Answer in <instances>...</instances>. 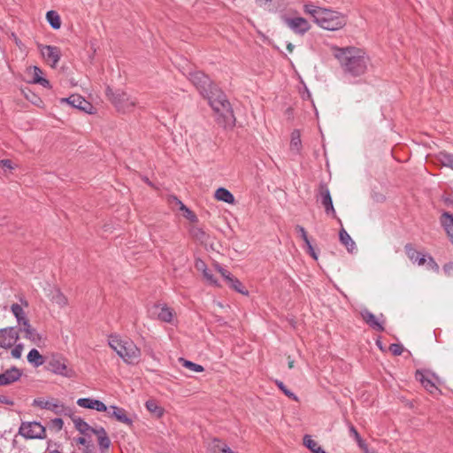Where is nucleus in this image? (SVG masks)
I'll list each match as a JSON object with an SVG mask.
<instances>
[{
    "label": "nucleus",
    "instance_id": "f257e3e1",
    "mask_svg": "<svg viewBox=\"0 0 453 453\" xmlns=\"http://www.w3.org/2000/svg\"><path fill=\"white\" fill-rule=\"evenodd\" d=\"M334 57L339 61L344 74L359 77L367 70L368 58L365 51L357 47L333 48Z\"/></svg>",
    "mask_w": 453,
    "mask_h": 453
},
{
    "label": "nucleus",
    "instance_id": "f03ea898",
    "mask_svg": "<svg viewBox=\"0 0 453 453\" xmlns=\"http://www.w3.org/2000/svg\"><path fill=\"white\" fill-rule=\"evenodd\" d=\"M216 113L217 123L224 128L233 127L235 125V117L229 101L224 92L218 88L204 96Z\"/></svg>",
    "mask_w": 453,
    "mask_h": 453
},
{
    "label": "nucleus",
    "instance_id": "7ed1b4c3",
    "mask_svg": "<svg viewBox=\"0 0 453 453\" xmlns=\"http://www.w3.org/2000/svg\"><path fill=\"white\" fill-rule=\"evenodd\" d=\"M108 343L127 365H134L139 363L142 351L132 340H122L119 336L111 334Z\"/></svg>",
    "mask_w": 453,
    "mask_h": 453
},
{
    "label": "nucleus",
    "instance_id": "20e7f679",
    "mask_svg": "<svg viewBox=\"0 0 453 453\" xmlns=\"http://www.w3.org/2000/svg\"><path fill=\"white\" fill-rule=\"evenodd\" d=\"M107 99L113 104L119 112L127 113L134 111L137 99L129 96L121 89L113 90L110 86L105 88Z\"/></svg>",
    "mask_w": 453,
    "mask_h": 453
},
{
    "label": "nucleus",
    "instance_id": "39448f33",
    "mask_svg": "<svg viewBox=\"0 0 453 453\" xmlns=\"http://www.w3.org/2000/svg\"><path fill=\"white\" fill-rule=\"evenodd\" d=\"M316 24L323 29L335 31L346 25V19L338 12L323 8L320 14L317 16Z\"/></svg>",
    "mask_w": 453,
    "mask_h": 453
},
{
    "label": "nucleus",
    "instance_id": "423d86ee",
    "mask_svg": "<svg viewBox=\"0 0 453 453\" xmlns=\"http://www.w3.org/2000/svg\"><path fill=\"white\" fill-rule=\"evenodd\" d=\"M45 364V370L54 374L65 378H73L75 375V372L67 367V359L59 353H52L46 357Z\"/></svg>",
    "mask_w": 453,
    "mask_h": 453
},
{
    "label": "nucleus",
    "instance_id": "0eeeda50",
    "mask_svg": "<svg viewBox=\"0 0 453 453\" xmlns=\"http://www.w3.org/2000/svg\"><path fill=\"white\" fill-rule=\"evenodd\" d=\"M188 79L203 97L211 94L217 88L210 77L202 71L190 72Z\"/></svg>",
    "mask_w": 453,
    "mask_h": 453
},
{
    "label": "nucleus",
    "instance_id": "6e6552de",
    "mask_svg": "<svg viewBox=\"0 0 453 453\" xmlns=\"http://www.w3.org/2000/svg\"><path fill=\"white\" fill-rule=\"evenodd\" d=\"M19 434L26 439H44L46 428L40 422H22L19 428Z\"/></svg>",
    "mask_w": 453,
    "mask_h": 453
},
{
    "label": "nucleus",
    "instance_id": "1a4fd4ad",
    "mask_svg": "<svg viewBox=\"0 0 453 453\" xmlns=\"http://www.w3.org/2000/svg\"><path fill=\"white\" fill-rule=\"evenodd\" d=\"M32 405L40 409L51 411L57 415H67L68 412H72L70 408H66L64 403L53 397L49 399H45L43 397L35 398L34 399Z\"/></svg>",
    "mask_w": 453,
    "mask_h": 453
},
{
    "label": "nucleus",
    "instance_id": "9d476101",
    "mask_svg": "<svg viewBox=\"0 0 453 453\" xmlns=\"http://www.w3.org/2000/svg\"><path fill=\"white\" fill-rule=\"evenodd\" d=\"M320 198L321 204L325 208V212L327 215L336 218V211L334 210L332 196L327 185L324 182L319 183L318 198Z\"/></svg>",
    "mask_w": 453,
    "mask_h": 453
},
{
    "label": "nucleus",
    "instance_id": "9b49d317",
    "mask_svg": "<svg viewBox=\"0 0 453 453\" xmlns=\"http://www.w3.org/2000/svg\"><path fill=\"white\" fill-rule=\"evenodd\" d=\"M60 102L62 104H68L72 107L78 109L81 111H84L86 113H93V105L80 95H71L69 97L61 98Z\"/></svg>",
    "mask_w": 453,
    "mask_h": 453
},
{
    "label": "nucleus",
    "instance_id": "f8f14e48",
    "mask_svg": "<svg viewBox=\"0 0 453 453\" xmlns=\"http://www.w3.org/2000/svg\"><path fill=\"white\" fill-rule=\"evenodd\" d=\"M19 339V332L16 327L0 329V348L8 349L13 346Z\"/></svg>",
    "mask_w": 453,
    "mask_h": 453
},
{
    "label": "nucleus",
    "instance_id": "ddd939ff",
    "mask_svg": "<svg viewBox=\"0 0 453 453\" xmlns=\"http://www.w3.org/2000/svg\"><path fill=\"white\" fill-rule=\"evenodd\" d=\"M285 22L296 34L304 35L311 29L308 20L302 17L285 18Z\"/></svg>",
    "mask_w": 453,
    "mask_h": 453
},
{
    "label": "nucleus",
    "instance_id": "4468645a",
    "mask_svg": "<svg viewBox=\"0 0 453 453\" xmlns=\"http://www.w3.org/2000/svg\"><path fill=\"white\" fill-rule=\"evenodd\" d=\"M40 51L42 57L49 62H51V65L55 66L61 58V50L57 46L51 45H39Z\"/></svg>",
    "mask_w": 453,
    "mask_h": 453
},
{
    "label": "nucleus",
    "instance_id": "2eb2a0df",
    "mask_svg": "<svg viewBox=\"0 0 453 453\" xmlns=\"http://www.w3.org/2000/svg\"><path fill=\"white\" fill-rule=\"evenodd\" d=\"M427 374L436 378L434 373H429L427 371L417 370L415 372V379L419 381L429 393L433 394L434 391H438L439 388Z\"/></svg>",
    "mask_w": 453,
    "mask_h": 453
},
{
    "label": "nucleus",
    "instance_id": "dca6fc26",
    "mask_svg": "<svg viewBox=\"0 0 453 453\" xmlns=\"http://www.w3.org/2000/svg\"><path fill=\"white\" fill-rule=\"evenodd\" d=\"M22 376V370L12 366L0 374V386H8L18 381Z\"/></svg>",
    "mask_w": 453,
    "mask_h": 453
},
{
    "label": "nucleus",
    "instance_id": "f3484780",
    "mask_svg": "<svg viewBox=\"0 0 453 453\" xmlns=\"http://www.w3.org/2000/svg\"><path fill=\"white\" fill-rule=\"evenodd\" d=\"M27 73L30 76V80L27 81L28 83L40 84L43 88H47L51 87L50 81L42 76V71L38 66H30L27 69Z\"/></svg>",
    "mask_w": 453,
    "mask_h": 453
},
{
    "label": "nucleus",
    "instance_id": "a211bd4d",
    "mask_svg": "<svg viewBox=\"0 0 453 453\" xmlns=\"http://www.w3.org/2000/svg\"><path fill=\"white\" fill-rule=\"evenodd\" d=\"M77 404L84 409L96 410L97 411L104 412L108 411L107 406L100 400L93 398H79Z\"/></svg>",
    "mask_w": 453,
    "mask_h": 453
},
{
    "label": "nucleus",
    "instance_id": "6ab92c4d",
    "mask_svg": "<svg viewBox=\"0 0 453 453\" xmlns=\"http://www.w3.org/2000/svg\"><path fill=\"white\" fill-rule=\"evenodd\" d=\"M72 421L73 422L74 427L77 431H79L84 436H89L90 433L93 434L96 427H92L89 426L82 418L76 416L72 412H68L67 414Z\"/></svg>",
    "mask_w": 453,
    "mask_h": 453
},
{
    "label": "nucleus",
    "instance_id": "aec40b11",
    "mask_svg": "<svg viewBox=\"0 0 453 453\" xmlns=\"http://www.w3.org/2000/svg\"><path fill=\"white\" fill-rule=\"evenodd\" d=\"M360 316L362 319L373 330L378 332H384L385 327L378 320L373 313H372L369 310L364 309L360 311Z\"/></svg>",
    "mask_w": 453,
    "mask_h": 453
},
{
    "label": "nucleus",
    "instance_id": "412c9836",
    "mask_svg": "<svg viewBox=\"0 0 453 453\" xmlns=\"http://www.w3.org/2000/svg\"><path fill=\"white\" fill-rule=\"evenodd\" d=\"M110 409L112 411H106L110 417L114 418L119 422L126 424L128 426H133V419L127 415V411L125 409L115 405H111Z\"/></svg>",
    "mask_w": 453,
    "mask_h": 453
},
{
    "label": "nucleus",
    "instance_id": "4be33fe9",
    "mask_svg": "<svg viewBox=\"0 0 453 453\" xmlns=\"http://www.w3.org/2000/svg\"><path fill=\"white\" fill-rule=\"evenodd\" d=\"M93 434L97 436L98 446L102 453L107 451L111 446V440L103 426L96 427Z\"/></svg>",
    "mask_w": 453,
    "mask_h": 453
},
{
    "label": "nucleus",
    "instance_id": "5701e85b",
    "mask_svg": "<svg viewBox=\"0 0 453 453\" xmlns=\"http://www.w3.org/2000/svg\"><path fill=\"white\" fill-rule=\"evenodd\" d=\"M157 312V318L160 321L171 323L173 318V311L166 304H155L153 307Z\"/></svg>",
    "mask_w": 453,
    "mask_h": 453
},
{
    "label": "nucleus",
    "instance_id": "b1692460",
    "mask_svg": "<svg viewBox=\"0 0 453 453\" xmlns=\"http://www.w3.org/2000/svg\"><path fill=\"white\" fill-rule=\"evenodd\" d=\"M404 250L409 259L412 262H417L418 265H422L426 263V257L416 250L413 244L406 243L404 246Z\"/></svg>",
    "mask_w": 453,
    "mask_h": 453
},
{
    "label": "nucleus",
    "instance_id": "393cba45",
    "mask_svg": "<svg viewBox=\"0 0 453 453\" xmlns=\"http://www.w3.org/2000/svg\"><path fill=\"white\" fill-rule=\"evenodd\" d=\"M188 233L192 239L201 244H205L208 242L209 234L203 230V228L198 226H190L188 228Z\"/></svg>",
    "mask_w": 453,
    "mask_h": 453
},
{
    "label": "nucleus",
    "instance_id": "a878e982",
    "mask_svg": "<svg viewBox=\"0 0 453 453\" xmlns=\"http://www.w3.org/2000/svg\"><path fill=\"white\" fill-rule=\"evenodd\" d=\"M440 222L453 243V214L444 211L440 218Z\"/></svg>",
    "mask_w": 453,
    "mask_h": 453
},
{
    "label": "nucleus",
    "instance_id": "bb28decb",
    "mask_svg": "<svg viewBox=\"0 0 453 453\" xmlns=\"http://www.w3.org/2000/svg\"><path fill=\"white\" fill-rule=\"evenodd\" d=\"M339 239L341 243L346 247L349 253H353L354 250L357 249L355 242L343 227H342L339 232Z\"/></svg>",
    "mask_w": 453,
    "mask_h": 453
},
{
    "label": "nucleus",
    "instance_id": "cd10ccee",
    "mask_svg": "<svg viewBox=\"0 0 453 453\" xmlns=\"http://www.w3.org/2000/svg\"><path fill=\"white\" fill-rule=\"evenodd\" d=\"M214 197L218 201H222L229 204L234 203L235 201L234 195L228 189L222 187L216 189Z\"/></svg>",
    "mask_w": 453,
    "mask_h": 453
},
{
    "label": "nucleus",
    "instance_id": "c85d7f7f",
    "mask_svg": "<svg viewBox=\"0 0 453 453\" xmlns=\"http://www.w3.org/2000/svg\"><path fill=\"white\" fill-rule=\"evenodd\" d=\"M28 363L35 367H39L46 363V357H43L36 349H32L27 356Z\"/></svg>",
    "mask_w": 453,
    "mask_h": 453
},
{
    "label": "nucleus",
    "instance_id": "c756f323",
    "mask_svg": "<svg viewBox=\"0 0 453 453\" xmlns=\"http://www.w3.org/2000/svg\"><path fill=\"white\" fill-rule=\"evenodd\" d=\"M290 150L296 154L300 153L302 149V141H301V134L298 129L293 130L291 133V141H290Z\"/></svg>",
    "mask_w": 453,
    "mask_h": 453
},
{
    "label": "nucleus",
    "instance_id": "7c9ffc66",
    "mask_svg": "<svg viewBox=\"0 0 453 453\" xmlns=\"http://www.w3.org/2000/svg\"><path fill=\"white\" fill-rule=\"evenodd\" d=\"M436 159L443 166L453 169V153H449L446 150L439 151L436 154Z\"/></svg>",
    "mask_w": 453,
    "mask_h": 453
},
{
    "label": "nucleus",
    "instance_id": "2f4dec72",
    "mask_svg": "<svg viewBox=\"0 0 453 453\" xmlns=\"http://www.w3.org/2000/svg\"><path fill=\"white\" fill-rule=\"evenodd\" d=\"M46 19L53 29L58 30L60 28L61 19L59 14L56 11L50 10L47 12Z\"/></svg>",
    "mask_w": 453,
    "mask_h": 453
},
{
    "label": "nucleus",
    "instance_id": "473e14b6",
    "mask_svg": "<svg viewBox=\"0 0 453 453\" xmlns=\"http://www.w3.org/2000/svg\"><path fill=\"white\" fill-rule=\"evenodd\" d=\"M226 284L232 288L234 289V291L242 294V295H244V296H248L249 295V291L245 288V287L243 286V284L236 278L233 275V277H231L229 279V280L226 281Z\"/></svg>",
    "mask_w": 453,
    "mask_h": 453
},
{
    "label": "nucleus",
    "instance_id": "72a5a7b5",
    "mask_svg": "<svg viewBox=\"0 0 453 453\" xmlns=\"http://www.w3.org/2000/svg\"><path fill=\"white\" fill-rule=\"evenodd\" d=\"M303 444L307 447L312 453H323L325 450L315 441L311 436L305 434L303 436Z\"/></svg>",
    "mask_w": 453,
    "mask_h": 453
},
{
    "label": "nucleus",
    "instance_id": "f704fd0d",
    "mask_svg": "<svg viewBox=\"0 0 453 453\" xmlns=\"http://www.w3.org/2000/svg\"><path fill=\"white\" fill-rule=\"evenodd\" d=\"M147 410L154 414L157 418H161L164 415L165 410L157 404L155 400H148L145 403Z\"/></svg>",
    "mask_w": 453,
    "mask_h": 453
},
{
    "label": "nucleus",
    "instance_id": "c9c22d12",
    "mask_svg": "<svg viewBox=\"0 0 453 453\" xmlns=\"http://www.w3.org/2000/svg\"><path fill=\"white\" fill-rule=\"evenodd\" d=\"M51 301L61 308L68 304L67 297L63 294V292L59 288L55 289L51 297Z\"/></svg>",
    "mask_w": 453,
    "mask_h": 453
},
{
    "label": "nucleus",
    "instance_id": "e433bc0d",
    "mask_svg": "<svg viewBox=\"0 0 453 453\" xmlns=\"http://www.w3.org/2000/svg\"><path fill=\"white\" fill-rule=\"evenodd\" d=\"M349 433L354 436L359 448L364 451V453H369V449L366 442L362 439L356 427L352 425L349 426Z\"/></svg>",
    "mask_w": 453,
    "mask_h": 453
},
{
    "label": "nucleus",
    "instance_id": "4c0bfd02",
    "mask_svg": "<svg viewBox=\"0 0 453 453\" xmlns=\"http://www.w3.org/2000/svg\"><path fill=\"white\" fill-rule=\"evenodd\" d=\"M21 91L26 99L31 102L34 105L40 106L41 104H42V100L29 88H26Z\"/></svg>",
    "mask_w": 453,
    "mask_h": 453
},
{
    "label": "nucleus",
    "instance_id": "58836bf2",
    "mask_svg": "<svg viewBox=\"0 0 453 453\" xmlns=\"http://www.w3.org/2000/svg\"><path fill=\"white\" fill-rule=\"evenodd\" d=\"M179 362L180 364H182V365L184 367H186V368H188V369H189V370H191L193 372H202L204 371L203 366H202L201 365L196 364V363H194L192 361H189V360H187V359H185L183 357H180L179 359Z\"/></svg>",
    "mask_w": 453,
    "mask_h": 453
},
{
    "label": "nucleus",
    "instance_id": "ea45409f",
    "mask_svg": "<svg viewBox=\"0 0 453 453\" xmlns=\"http://www.w3.org/2000/svg\"><path fill=\"white\" fill-rule=\"evenodd\" d=\"M275 384L278 388L289 399L298 401V397L292 391H290L281 380H276Z\"/></svg>",
    "mask_w": 453,
    "mask_h": 453
},
{
    "label": "nucleus",
    "instance_id": "a19ab883",
    "mask_svg": "<svg viewBox=\"0 0 453 453\" xmlns=\"http://www.w3.org/2000/svg\"><path fill=\"white\" fill-rule=\"evenodd\" d=\"M74 442L77 445L85 446V448L82 450L83 453H91L94 449V445L90 441H87V439L83 436L74 438Z\"/></svg>",
    "mask_w": 453,
    "mask_h": 453
},
{
    "label": "nucleus",
    "instance_id": "79ce46f5",
    "mask_svg": "<svg viewBox=\"0 0 453 453\" xmlns=\"http://www.w3.org/2000/svg\"><path fill=\"white\" fill-rule=\"evenodd\" d=\"M322 10H323V8L319 7V6H315L313 4H306L304 6L305 13L310 14L313 18V20H314L315 23L317 21V16L320 14Z\"/></svg>",
    "mask_w": 453,
    "mask_h": 453
},
{
    "label": "nucleus",
    "instance_id": "37998d69",
    "mask_svg": "<svg viewBox=\"0 0 453 453\" xmlns=\"http://www.w3.org/2000/svg\"><path fill=\"white\" fill-rule=\"evenodd\" d=\"M225 445L221 440L218 438H213L209 444V449L211 453H221V449Z\"/></svg>",
    "mask_w": 453,
    "mask_h": 453
},
{
    "label": "nucleus",
    "instance_id": "c03bdc74",
    "mask_svg": "<svg viewBox=\"0 0 453 453\" xmlns=\"http://www.w3.org/2000/svg\"><path fill=\"white\" fill-rule=\"evenodd\" d=\"M11 311L15 316L18 322H20V319H22V315L25 314L22 307L19 303H12L11 306Z\"/></svg>",
    "mask_w": 453,
    "mask_h": 453
},
{
    "label": "nucleus",
    "instance_id": "a18cd8bd",
    "mask_svg": "<svg viewBox=\"0 0 453 453\" xmlns=\"http://www.w3.org/2000/svg\"><path fill=\"white\" fill-rule=\"evenodd\" d=\"M26 334V338L29 339L30 341L36 342L42 340L41 334L35 329H27Z\"/></svg>",
    "mask_w": 453,
    "mask_h": 453
},
{
    "label": "nucleus",
    "instance_id": "49530a36",
    "mask_svg": "<svg viewBox=\"0 0 453 453\" xmlns=\"http://www.w3.org/2000/svg\"><path fill=\"white\" fill-rule=\"evenodd\" d=\"M64 421L61 418H55L50 420V428L55 429L56 431H60L63 428Z\"/></svg>",
    "mask_w": 453,
    "mask_h": 453
},
{
    "label": "nucleus",
    "instance_id": "de8ad7c7",
    "mask_svg": "<svg viewBox=\"0 0 453 453\" xmlns=\"http://www.w3.org/2000/svg\"><path fill=\"white\" fill-rule=\"evenodd\" d=\"M295 230L298 234V235L301 237V239L304 242V243H308V242H310L307 232L303 226L296 225L295 226Z\"/></svg>",
    "mask_w": 453,
    "mask_h": 453
},
{
    "label": "nucleus",
    "instance_id": "09e8293b",
    "mask_svg": "<svg viewBox=\"0 0 453 453\" xmlns=\"http://www.w3.org/2000/svg\"><path fill=\"white\" fill-rule=\"evenodd\" d=\"M389 350L394 356H400L403 352L404 348L400 343H392L389 346Z\"/></svg>",
    "mask_w": 453,
    "mask_h": 453
},
{
    "label": "nucleus",
    "instance_id": "8fccbe9b",
    "mask_svg": "<svg viewBox=\"0 0 453 453\" xmlns=\"http://www.w3.org/2000/svg\"><path fill=\"white\" fill-rule=\"evenodd\" d=\"M203 274V277L211 285L219 286L218 280H216V278L214 277L211 271H209L208 269H204Z\"/></svg>",
    "mask_w": 453,
    "mask_h": 453
},
{
    "label": "nucleus",
    "instance_id": "3c124183",
    "mask_svg": "<svg viewBox=\"0 0 453 453\" xmlns=\"http://www.w3.org/2000/svg\"><path fill=\"white\" fill-rule=\"evenodd\" d=\"M183 217L186 218L187 219H188L192 223H196L198 221L197 216L190 209L187 210V211L185 213H183Z\"/></svg>",
    "mask_w": 453,
    "mask_h": 453
},
{
    "label": "nucleus",
    "instance_id": "603ef678",
    "mask_svg": "<svg viewBox=\"0 0 453 453\" xmlns=\"http://www.w3.org/2000/svg\"><path fill=\"white\" fill-rule=\"evenodd\" d=\"M22 350H23V345L21 343L17 344L12 350V356L14 358H19L21 357Z\"/></svg>",
    "mask_w": 453,
    "mask_h": 453
},
{
    "label": "nucleus",
    "instance_id": "864d4df0",
    "mask_svg": "<svg viewBox=\"0 0 453 453\" xmlns=\"http://www.w3.org/2000/svg\"><path fill=\"white\" fill-rule=\"evenodd\" d=\"M218 271L220 273L221 276L224 278L226 282L229 280L231 277H233V274L227 271L226 269L221 267L220 265H217Z\"/></svg>",
    "mask_w": 453,
    "mask_h": 453
},
{
    "label": "nucleus",
    "instance_id": "5fc2aeb1",
    "mask_svg": "<svg viewBox=\"0 0 453 453\" xmlns=\"http://www.w3.org/2000/svg\"><path fill=\"white\" fill-rule=\"evenodd\" d=\"M443 272L448 277H453V262H449L443 265Z\"/></svg>",
    "mask_w": 453,
    "mask_h": 453
},
{
    "label": "nucleus",
    "instance_id": "6e6d98bb",
    "mask_svg": "<svg viewBox=\"0 0 453 453\" xmlns=\"http://www.w3.org/2000/svg\"><path fill=\"white\" fill-rule=\"evenodd\" d=\"M305 246H306L307 252L311 255V257L312 258H314L315 260H317L318 255H317L316 251L314 250V248H313L312 244L311 243V242H308V243H305Z\"/></svg>",
    "mask_w": 453,
    "mask_h": 453
},
{
    "label": "nucleus",
    "instance_id": "4d7b16f0",
    "mask_svg": "<svg viewBox=\"0 0 453 453\" xmlns=\"http://www.w3.org/2000/svg\"><path fill=\"white\" fill-rule=\"evenodd\" d=\"M441 200L447 207H453V196H442Z\"/></svg>",
    "mask_w": 453,
    "mask_h": 453
},
{
    "label": "nucleus",
    "instance_id": "13d9d810",
    "mask_svg": "<svg viewBox=\"0 0 453 453\" xmlns=\"http://www.w3.org/2000/svg\"><path fill=\"white\" fill-rule=\"evenodd\" d=\"M0 403L12 406L14 404V402L10 397H8L6 395H0Z\"/></svg>",
    "mask_w": 453,
    "mask_h": 453
},
{
    "label": "nucleus",
    "instance_id": "bf43d9fd",
    "mask_svg": "<svg viewBox=\"0 0 453 453\" xmlns=\"http://www.w3.org/2000/svg\"><path fill=\"white\" fill-rule=\"evenodd\" d=\"M173 200L175 201L176 204L179 205L180 211H182L184 213L187 211V210H189L180 200H179L176 196H173Z\"/></svg>",
    "mask_w": 453,
    "mask_h": 453
},
{
    "label": "nucleus",
    "instance_id": "052dcab7",
    "mask_svg": "<svg viewBox=\"0 0 453 453\" xmlns=\"http://www.w3.org/2000/svg\"><path fill=\"white\" fill-rule=\"evenodd\" d=\"M0 165L6 169H12V163L10 159H3L0 161Z\"/></svg>",
    "mask_w": 453,
    "mask_h": 453
},
{
    "label": "nucleus",
    "instance_id": "680f3d73",
    "mask_svg": "<svg viewBox=\"0 0 453 453\" xmlns=\"http://www.w3.org/2000/svg\"><path fill=\"white\" fill-rule=\"evenodd\" d=\"M196 267L198 270H203V271L204 269H207V268H206V265H205V263H204L203 260H201V259H199V260H197V261L196 262Z\"/></svg>",
    "mask_w": 453,
    "mask_h": 453
},
{
    "label": "nucleus",
    "instance_id": "e2e57ef3",
    "mask_svg": "<svg viewBox=\"0 0 453 453\" xmlns=\"http://www.w3.org/2000/svg\"><path fill=\"white\" fill-rule=\"evenodd\" d=\"M21 326H22L21 330L24 331L25 333L27 332V329L32 328V326L29 323V320H24L23 325H21Z\"/></svg>",
    "mask_w": 453,
    "mask_h": 453
},
{
    "label": "nucleus",
    "instance_id": "0e129e2a",
    "mask_svg": "<svg viewBox=\"0 0 453 453\" xmlns=\"http://www.w3.org/2000/svg\"><path fill=\"white\" fill-rule=\"evenodd\" d=\"M260 6H265L267 4L273 2V0H256Z\"/></svg>",
    "mask_w": 453,
    "mask_h": 453
},
{
    "label": "nucleus",
    "instance_id": "69168bd1",
    "mask_svg": "<svg viewBox=\"0 0 453 453\" xmlns=\"http://www.w3.org/2000/svg\"><path fill=\"white\" fill-rule=\"evenodd\" d=\"M288 368L289 369L294 368L295 361L293 359H291L290 357H288Z\"/></svg>",
    "mask_w": 453,
    "mask_h": 453
},
{
    "label": "nucleus",
    "instance_id": "338daca9",
    "mask_svg": "<svg viewBox=\"0 0 453 453\" xmlns=\"http://www.w3.org/2000/svg\"><path fill=\"white\" fill-rule=\"evenodd\" d=\"M429 263L438 269V265L435 263L434 259L432 257H429Z\"/></svg>",
    "mask_w": 453,
    "mask_h": 453
},
{
    "label": "nucleus",
    "instance_id": "774afa93",
    "mask_svg": "<svg viewBox=\"0 0 453 453\" xmlns=\"http://www.w3.org/2000/svg\"><path fill=\"white\" fill-rule=\"evenodd\" d=\"M287 50H288L289 52H292V51H293V50H294V45H293L291 42L288 43V45H287Z\"/></svg>",
    "mask_w": 453,
    "mask_h": 453
}]
</instances>
